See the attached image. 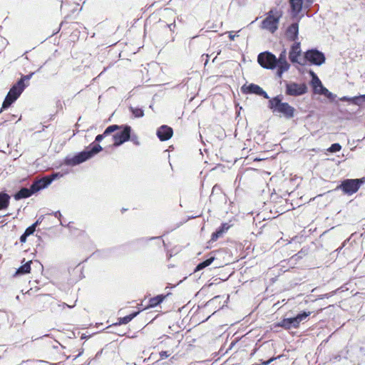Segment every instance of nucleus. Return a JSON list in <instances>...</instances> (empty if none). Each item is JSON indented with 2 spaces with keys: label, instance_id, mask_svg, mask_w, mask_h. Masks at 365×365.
<instances>
[{
  "label": "nucleus",
  "instance_id": "obj_22",
  "mask_svg": "<svg viewBox=\"0 0 365 365\" xmlns=\"http://www.w3.org/2000/svg\"><path fill=\"white\" fill-rule=\"evenodd\" d=\"M31 263V261H29V262H27L26 263H25L24 264H23L22 266H21L18 269L16 274L29 273L30 270H31V266H30Z\"/></svg>",
  "mask_w": 365,
  "mask_h": 365
},
{
  "label": "nucleus",
  "instance_id": "obj_5",
  "mask_svg": "<svg viewBox=\"0 0 365 365\" xmlns=\"http://www.w3.org/2000/svg\"><path fill=\"white\" fill-rule=\"evenodd\" d=\"M289 58L293 63H298L302 66L305 65L304 53L302 55L299 42H296L291 46Z\"/></svg>",
  "mask_w": 365,
  "mask_h": 365
},
{
  "label": "nucleus",
  "instance_id": "obj_34",
  "mask_svg": "<svg viewBox=\"0 0 365 365\" xmlns=\"http://www.w3.org/2000/svg\"><path fill=\"white\" fill-rule=\"evenodd\" d=\"M341 149V146L339 143H334L328 149V151L330 153H336V152L339 151Z\"/></svg>",
  "mask_w": 365,
  "mask_h": 365
},
{
  "label": "nucleus",
  "instance_id": "obj_17",
  "mask_svg": "<svg viewBox=\"0 0 365 365\" xmlns=\"http://www.w3.org/2000/svg\"><path fill=\"white\" fill-rule=\"evenodd\" d=\"M310 314V312H304L303 313L298 314L295 317L290 318L292 327L297 328L299 326V323L302 321L304 320Z\"/></svg>",
  "mask_w": 365,
  "mask_h": 365
},
{
  "label": "nucleus",
  "instance_id": "obj_25",
  "mask_svg": "<svg viewBox=\"0 0 365 365\" xmlns=\"http://www.w3.org/2000/svg\"><path fill=\"white\" fill-rule=\"evenodd\" d=\"M215 259V257H212L207 259H206L205 261L200 263L195 268V272L197 271H199V270H201L204 268H205L206 267L209 266L210 264H211V263L214 261Z\"/></svg>",
  "mask_w": 365,
  "mask_h": 365
},
{
  "label": "nucleus",
  "instance_id": "obj_31",
  "mask_svg": "<svg viewBox=\"0 0 365 365\" xmlns=\"http://www.w3.org/2000/svg\"><path fill=\"white\" fill-rule=\"evenodd\" d=\"M37 224H38V221H37V222H35L34 224H33L32 225H31L30 227H29L26 230V231H25V232H24V233H25V235H28V236H29V235H32V234L34 232L35 230H36V227Z\"/></svg>",
  "mask_w": 365,
  "mask_h": 365
},
{
  "label": "nucleus",
  "instance_id": "obj_8",
  "mask_svg": "<svg viewBox=\"0 0 365 365\" xmlns=\"http://www.w3.org/2000/svg\"><path fill=\"white\" fill-rule=\"evenodd\" d=\"M307 88L304 83H289L286 85V93L289 96H297L307 93Z\"/></svg>",
  "mask_w": 365,
  "mask_h": 365
},
{
  "label": "nucleus",
  "instance_id": "obj_14",
  "mask_svg": "<svg viewBox=\"0 0 365 365\" xmlns=\"http://www.w3.org/2000/svg\"><path fill=\"white\" fill-rule=\"evenodd\" d=\"M299 33V26L297 23L291 24L286 31L287 38L291 41H295L297 38Z\"/></svg>",
  "mask_w": 365,
  "mask_h": 365
},
{
  "label": "nucleus",
  "instance_id": "obj_6",
  "mask_svg": "<svg viewBox=\"0 0 365 365\" xmlns=\"http://www.w3.org/2000/svg\"><path fill=\"white\" fill-rule=\"evenodd\" d=\"M325 56L323 53L316 49H312L304 53L305 65L309 62L312 64L321 66L325 62Z\"/></svg>",
  "mask_w": 365,
  "mask_h": 365
},
{
  "label": "nucleus",
  "instance_id": "obj_43",
  "mask_svg": "<svg viewBox=\"0 0 365 365\" xmlns=\"http://www.w3.org/2000/svg\"><path fill=\"white\" fill-rule=\"evenodd\" d=\"M63 307H64V306H67V307H73V306H69V305L66 304V303H63Z\"/></svg>",
  "mask_w": 365,
  "mask_h": 365
},
{
  "label": "nucleus",
  "instance_id": "obj_19",
  "mask_svg": "<svg viewBox=\"0 0 365 365\" xmlns=\"http://www.w3.org/2000/svg\"><path fill=\"white\" fill-rule=\"evenodd\" d=\"M230 226L227 224H223L222 226L214 233L212 235L211 240L213 241L217 240L226 231L228 230Z\"/></svg>",
  "mask_w": 365,
  "mask_h": 365
},
{
  "label": "nucleus",
  "instance_id": "obj_4",
  "mask_svg": "<svg viewBox=\"0 0 365 365\" xmlns=\"http://www.w3.org/2000/svg\"><path fill=\"white\" fill-rule=\"evenodd\" d=\"M258 63L264 68L274 69L277 67V58L270 52H263L258 55Z\"/></svg>",
  "mask_w": 365,
  "mask_h": 365
},
{
  "label": "nucleus",
  "instance_id": "obj_21",
  "mask_svg": "<svg viewBox=\"0 0 365 365\" xmlns=\"http://www.w3.org/2000/svg\"><path fill=\"white\" fill-rule=\"evenodd\" d=\"M164 299H165V296H163V295H158L155 297L151 298L149 301L150 304L147 307V308L154 307L157 306L158 304L161 303Z\"/></svg>",
  "mask_w": 365,
  "mask_h": 365
},
{
  "label": "nucleus",
  "instance_id": "obj_33",
  "mask_svg": "<svg viewBox=\"0 0 365 365\" xmlns=\"http://www.w3.org/2000/svg\"><path fill=\"white\" fill-rule=\"evenodd\" d=\"M317 93L324 95L329 98H332L333 96V94L331 92H329L328 89H327L325 87H323Z\"/></svg>",
  "mask_w": 365,
  "mask_h": 365
},
{
  "label": "nucleus",
  "instance_id": "obj_32",
  "mask_svg": "<svg viewBox=\"0 0 365 365\" xmlns=\"http://www.w3.org/2000/svg\"><path fill=\"white\" fill-rule=\"evenodd\" d=\"M63 174L60 173H53L52 175H49V176H46L45 177L46 180H51V183L56 179L57 178H60L61 177H63Z\"/></svg>",
  "mask_w": 365,
  "mask_h": 365
},
{
  "label": "nucleus",
  "instance_id": "obj_41",
  "mask_svg": "<svg viewBox=\"0 0 365 365\" xmlns=\"http://www.w3.org/2000/svg\"><path fill=\"white\" fill-rule=\"evenodd\" d=\"M274 358H272L270 359L269 360L267 361H264L262 362V365H267L269 364L271 361H274Z\"/></svg>",
  "mask_w": 365,
  "mask_h": 365
},
{
  "label": "nucleus",
  "instance_id": "obj_23",
  "mask_svg": "<svg viewBox=\"0 0 365 365\" xmlns=\"http://www.w3.org/2000/svg\"><path fill=\"white\" fill-rule=\"evenodd\" d=\"M9 196L6 194H0V210L7 207Z\"/></svg>",
  "mask_w": 365,
  "mask_h": 365
},
{
  "label": "nucleus",
  "instance_id": "obj_9",
  "mask_svg": "<svg viewBox=\"0 0 365 365\" xmlns=\"http://www.w3.org/2000/svg\"><path fill=\"white\" fill-rule=\"evenodd\" d=\"M130 128L129 126H125L123 130L115 133L113 136V145L118 146L127 141L130 138Z\"/></svg>",
  "mask_w": 365,
  "mask_h": 365
},
{
  "label": "nucleus",
  "instance_id": "obj_37",
  "mask_svg": "<svg viewBox=\"0 0 365 365\" xmlns=\"http://www.w3.org/2000/svg\"><path fill=\"white\" fill-rule=\"evenodd\" d=\"M353 98H354V97L344 96V97L341 98L340 100L341 101H349V102H351L354 104V101H353Z\"/></svg>",
  "mask_w": 365,
  "mask_h": 365
},
{
  "label": "nucleus",
  "instance_id": "obj_3",
  "mask_svg": "<svg viewBox=\"0 0 365 365\" xmlns=\"http://www.w3.org/2000/svg\"><path fill=\"white\" fill-rule=\"evenodd\" d=\"M26 86L23 84V79L19 80L8 93L2 104L1 110L9 108L21 95Z\"/></svg>",
  "mask_w": 365,
  "mask_h": 365
},
{
  "label": "nucleus",
  "instance_id": "obj_16",
  "mask_svg": "<svg viewBox=\"0 0 365 365\" xmlns=\"http://www.w3.org/2000/svg\"><path fill=\"white\" fill-rule=\"evenodd\" d=\"M277 75L281 78L283 73L287 71L289 69L290 65L287 61H277Z\"/></svg>",
  "mask_w": 365,
  "mask_h": 365
},
{
  "label": "nucleus",
  "instance_id": "obj_28",
  "mask_svg": "<svg viewBox=\"0 0 365 365\" xmlns=\"http://www.w3.org/2000/svg\"><path fill=\"white\" fill-rule=\"evenodd\" d=\"M353 101H354V105L362 106L364 104H365V94L360 95L359 96H354Z\"/></svg>",
  "mask_w": 365,
  "mask_h": 365
},
{
  "label": "nucleus",
  "instance_id": "obj_27",
  "mask_svg": "<svg viewBox=\"0 0 365 365\" xmlns=\"http://www.w3.org/2000/svg\"><path fill=\"white\" fill-rule=\"evenodd\" d=\"M138 314V312H135V313H133L131 314H129L128 316H125L124 317H122V318H120L119 319V324H128V322H130L135 316H137V314Z\"/></svg>",
  "mask_w": 365,
  "mask_h": 365
},
{
  "label": "nucleus",
  "instance_id": "obj_11",
  "mask_svg": "<svg viewBox=\"0 0 365 365\" xmlns=\"http://www.w3.org/2000/svg\"><path fill=\"white\" fill-rule=\"evenodd\" d=\"M157 135L160 140L170 139L173 135V129L167 125H162L157 131Z\"/></svg>",
  "mask_w": 365,
  "mask_h": 365
},
{
  "label": "nucleus",
  "instance_id": "obj_26",
  "mask_svg": "<svg viewBox=\"0 0 365 365\" xmlns=\"http://www.w3.org/2000/svg\"><path fill=\"white\" fill-rule=\"evenodd\" d=\"M292 9L294 11L299 12L302 7V0H290Z\"/></svg>",
  "mask_w": 365,
  "mask_h": 365
},
{
  "label": "nucleus",
  "instance_id": "obj_18",
  "mask_svg": "<svg viewBox=\"0 0 365 365\" xmlns=\"http://www.w3.org/2000/svg\"><path fill=\"white\" fill-rule=\"evenodd\" d=\"M120 128V127L117 125H110L108 126L104 131V133L103 134H101V135H98L96 138V141H101L105 137H106L107 135H110V133L116 131L117 130H118Z\"/></svg>",
  "mask_w": 365,
  "mask_h": 365
},
{
  "label": "nucleus",
  "instance_id": "obj_1",
  "mask_svg": "<svg viewBox=\"0 0 365 365\" xmlns=\"http://www.w3.org/2000/svg\"><path fill=\"white\" fill-rule=\"evenodd\" d=\"M282 16V11L277 9H271L262 22V28L274 33L277 29L279 21Z\"/></svg>",
  "mask_w": 365,
  "mask_h": 365
},
{
  "label": "nucleus",
  "instance_id": "obj_29",
  "mask_svg": "<svg viewBox=\"0 0 365 365\" xmlns=\"http://www.w3.org/2000/svg\"><path fill=\"white\" fill-rule=\"evenodd\" d=\"M277 325L288 329L292 327L290 318L284 319Z\"/></svg>",
  "mask_w": 365,
  "mask_h": 365
},
{
  "label": "nucleus",
  "instance_id": "obj_12",
  "mask_svg": "<svg viewBox=\"0 0 365 365\" xmlns=\"http://www.w3.org/2000/svg\"><path fill=\"white\" fill-rule=\"evenodd\" d=\"M92 157V153L89 152V150L83 151L78 153L77 155L74 156L71 160V164L77 165L80 164Z\"/></svg>",
  "mask_w": 365,
  "mask_h": 365
},
{
  "label": "nucleus",
  "instance_id": "obj_40",
  "mask_svg": "<svg viewBox=\"0 0 365 365\" xmlns=\"http://www.w3.org/2000/svg\"><path fill=\"white\" fill-rule=\"evenodd\" d=\"M33 73L30 74V75H28V76H24L21 79H23V82L26 80V81H29L30 79V78L31 77Z\"/></svg>",
  "mask_w": 365,
  "mask_h": 365
},
{
  "label": "nucleus",
  "instance_id": "obj_36",
  "mask_svg": "<svg viewBox=\"0 0 365 365\" xmlns=\"http://www.w3.org/2000/svg\"><path fill=\"white\" fill-rule=\"evenodd\" d=\"M287 61V51L284 49L280 54L279 55L278 58H277V61Z\"/></svg>",
  "mask_w": 365,
  "mask_h": 365
},
{
  "label": "nucleus",
  "instance_id": "obj_24",
  "mask_svg": "<svg viewBox=\"0 0 365 365\" xmlns=\"http://www.w3.org/2000/svg\"><path fill=\"white\" fill-rule=\"evenodd\" d=\"M215 259V257H212L207 259H206L205 261L200 263L195 268V272L197 271H199V270H201L204 268H205L206 267L209 266L210 264H211V263L214 261Z\"/></svg>",
  "mask_w": 365,
  "mask_h": 365
},
{
  "label": "nucleus",
  "instance_id": "obj_15",
  "mask_svg": "<svg viewBox=\"0 0 365 365\" xmlns=\"http://www.w3.org/2000/svg\"><path fill=\"white\" fill-rule=\"evenodd\" d=\"M310 75L312 76V85L313 86V88H314V93H319V91L324 87L321 81L319 80V78L317 77V76L313 72V71H310L309 72Z\"/></svg>",
  "mask_w": 365,
  "mask_h": 365
},
{
  "label": "nucleus",
  "instance_id": "obj_10",
  "mask_svg": "<svg viewBox=\"0 0 365 365\" xmlns=\"http://www.w3.org/2000/svg\"><path fill=\"white\" fill-rule=\"evenodd\" d=\"M242 90L245 93H255L259 96H262L265 98H268L267 93L263 91V89L257 85L251 83L248 86H244L242 87Z\"/></svg>",
  "mask_w": 365,
  "mask_h": 365
},
{
  "label": "nucleus",
  "instance_id": "obj_39",
  "mask_svg": "<svg viewBox=\"0 0 365 365\" xmlns=\"http://www.w3.org/2000/svg\"><path fill=\"white\" fill-rule=\"evenodd\" d=\"M28 237V235H25V233H24L21 237H20V241L21 242L24 243L26 241V237Z\"/></svg>",
  "mask_w": 365,
  "mask_h": 365
},
{
  "label": "nucleus",
  "instance_id": "obj_35",
  "mask_svg": "<svg viewBox=\"0 0 365 365\" xmlns=\"http://www.w3.org/2000/svg\"><path fill=\"white\" fill-rule=\"evenodd\" d=\"M102 150V147L100 145H94L89 152L92 153V157L99 153Z\"/></svg>",
  "mask_w": 365,
  "mask_h": 365
},
{
  "label": "nucleus",
  "instance_id": "obj_20",
  "mask_svg": "<svg viewBox=\"0 0 365 365\" xmlns=\"http://www.w3.org/2000/svg\"><path fill=\"white\" fill-rule=\"evenodd\" d=\"M33 194L31 192V187L28 188H22L16 195V199L26 198L31 196Z\"/></svg>",
  "mask_w": 365,
  "mask_h": 365
},
{
  "label": "nucleus",
  "instance_id": "obj_38",
  "mask_svg": "<svg viewBox=\"0 0 365 365\" xmlns=\"http://www.w3.org/2000/svg\"><path fill=\"white\" fill-rule=\"evenodd\" d=\"M160 358L163 359H165V358H168L170 356V354H168L167 351H161L160 353Z\"/></svg>",
  "mask_w": 365,
  "mask_h": 365
},
{
  "label": "nucleus",
  "instance_id": "obj_7",
  "mask_svg": "<svg viewBox=\"0 0 365 365\" xmlns=\"http://www.w3.org/2000/svg\"><path fill=\"white\" fill-rule=\"evenodd\" d=\"M361 182V181L358 179L346 180L341 182L338 188H341L346 194L352 195L357 192Z\"/></svg>",
  "mask_w": 365,
  "mask_h": 365
},
{
  "label": "nucleus",
  "instance_id": "obj_13",
  "mask_svg": "<svg viewBox=\"0 0 365 365\" xmlns=\"http://www.w3.org/2000/svg\"><path fill=\"white\" fill-rule=\"evenodd\" d=\"M51 184V180H46L45 178L35 182L31 186V192L34 193L46 187L48 185Z\"/></svg>",
  "mask_w": 365,
  "mask_h": 365
},
{
  "label": "nucleus",
  "instance_id": "obj_42",
  "mask_svg": "<svg viewBox=\"0 0 365 365\" xmlns=\"http://www.w3.org/2000/svg\"><path fill=\"white\" fill-rule=\"evenodd\" d=\"M235 35L232 34V32L229 33V38L230 40L233 41L235 39Z\"/></svg>",
  "mask_w": 365,
  "mask_h": 365
},
{
  "label": "nucleus",
  "instance_id": "obj_30",
  "mask_svg": "<svg viewBox=\"0 0 365 365\" xmlns=\"http://www.w3.org/2000/svg\"><path fill=\"white\" fill-rule=\"evenodd\" d=\"M130 110L132 113L135 115V117L137 118L143 117L144 115L143 110L139 108L130 107Z\"/></svg>",
  "mask_w": 365,
  "mask_h": 365
},
{
  "label": "nucleus",
  "instance_id": "obj_2",
  "mask_svg": "<svg viewBox=\"0 0 365 365\" xmlns=\"http://www.w3.org/2000/svg\"><path fill=\"white\" fill-rule=\"evenodd\" d=\"M269 107L273 110V112L279 113L287 118L294 116L295 109L287 103H282L279 96L269 101Z\"/></svg>",
  "mask_w": 365,
  "mask_h": 365
}]
</instances>
